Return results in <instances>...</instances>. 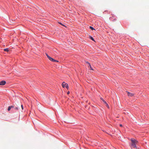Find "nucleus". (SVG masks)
Instances as JSON below:
<instances>
[{
  "mask_svg": "<svg viewBox=\"0 0 149 149\" xmlns=\"http://www.w3.org/2000/svg\"><path fill=\"white\" fill-rule=\"evenodd\" d=\"M6 83V82L4 81H2L0 82V85H4Z\"/></svg>",
  "mask_w": 149,
  "mask_h": 149,
  "instance_id": "obj_4",
  "label": "nucleus"
},
{
  "mask_svg": "<svg viewBox=\"0 0 149 149\" xmlns=\"http://www.w3.org/2000/svg\"><path fill=\"white\" fill-rule=\"evenodd\" d=\"M21 107L22 109V110H23V107L22 105H21Z\"/></svg>",
  "mask_w": 149,
  "mask_h": 149,
  "instance_id": "obj_16",
  "label": "nucleus"
},
{
  "mask_svg": "<svg viewBox=\"0 0 149 149\" xmlns=\"http://www.w3.org/2000/svg\"><path fill=\"white\" fill-rule=\"evenodd\" d=\"M90 39L91 40H92L93 41H94V40L93 39V38L91 36L90 37Z\"/></svg>",
  "mask_w": 149,
  "mask_h": 149,
  "instance_id": "obj_10",
  "label": "nucleus"
},
{
  "mask_svg": "<svg viewBox=\"0 0 149 149\" xmlns=\"http://www.w3.org/2000/svg\"><path fill=\"white\" fill-rule=\"evenodd\" d=\"M46 54L48 59L50 61H52L53 58L50 57L47 54Z\"/></svg>",
  "mask_w": 149,
  "mask_h": 149,
  "instance_id": "obj_5",
  "label": "nucleus"
},
{
  "mask_svg": "<svg viewBox=\"0 0 149 149\" xmlns=\"http://www.w3.org/2000/svg\"><path fill=\"white\" fill-rule=\"evenodd\" d=\"M62 87L63 88H64L65 87L67 89H68V88L69 87L68 84L66 83H65L64 82H63L62 83Z\"/></svg>",
  "mask_w": 149,
  "mask_h": 149,
  "instance_id": "obj_2",
  "label": "nucleus"
},
{
  "mask_svg": "<svg viewBox=\"0 0 149 149\" xmlns=\"http://www.w3.org/2000/svg\"><path fill=\"white\" fill-rule=\"evenodd\" d=\"M120 127H122V124H120Z\"/></svg>",
  "mask_w": 149,
  "mask_h": 149,
  "instance_id": "obj_21",
  "label": "nucleus"
},
{
  "mask_svg": "<svg viewBox=\"0 0 149 149\" xmlns=\"http://www.w3.org/2000/svg\"><path fill=\"white\" fill-rule=\"evenodd\" d=\"M103 102L105 104H107V103L104 100H103Z\"/></svg>",
  "mask_w": 149,
  "mask_h": 149,
  "instance_id": "obj_14",
  "label": "nucleus"
},
{
  "mask_svg": "<svg viewBox=\"0 0 149 149\" xmlns=\"http://www.w3.org/2000/svg\"><path fill=\"white\" fill-rule=\"evenodd\" d=\"M90 27V29H91V30H94V29L93 28V27H92V26H90L89 27Z\"/></svg>",
  "mask_w": 149,
  "mask_h": 149,
  "instance_id": "obj_9",
  "label": "nucleus"
},
{
  "mask_svg": "<svg viewBox=\"0 0 149 149\" xmlns=\"http://www.w3.org/2000/svg\"><path fill=\"white\" fill-rule=\"evenodd\" d=\"M58 23L61 24V25L63 26H65L64 25H63V24L62 23H61V22H58Z\"/></svg>",
  "mask_w": 149,
  "mask_h": 149,
  "instance_id": "obj_13",
  "label": "nucleus"
},
{
  "mask_svg": "<svg viewBox=\"0 0 149 149\" xmlns=\"http://www.w3.org/2000/svg\"><path fill=\"white\" fill-rule=\"evenodd\" d=\"M11 109V108L10 107V106H9L8 107V111H9Z\"/></svg>",
  "mask_w": 149,
  "mask_h": 149,
  "instance_id": "obj_11",
  "label": "nucleus"
},
{
  "mask_svg": "<svg viewBox=\"0 0 149 149\" xmlns=\"http://www.w3.org/2000/svg\"><path fill=\"white\" fill-rule=\"evenodd\" d=\"M127 93L128 95L129 96H130L131 97H133L134 95V94L130 93L129 92L127 91Z\"/></svg>",
  "mask_w": 149,
  "mask_h": 149,
  "instance_id": "obj_3",
  "label": "nucleus"
},
{
  "mask_svg": "<svg viewBox=\"0 0 149 149\" xmlns=\"http://www.w3.org/2000/svg\"><path fill=\"white\" fill-rule=\"evenodd\" d=\"M69 93H70V92H69V91H68V92H67V94H69Z\"/></svg>",
  "mask_w": 149,
  "mask_h": 149,
  "instance_id": "obj_20",
  "label": "nucleus"
},
{
  "mask_svg": "<svg viewBox=\"0 0 149 149\" xmlns=\"http://www.w3.org/2000/svg\"><path fill=\"white\" fill-rule=\"evenodd\" d=\"M130 140L131 143L130 144V147L131 148H137L136 146V145L138 143V142L136 140L134 139H131Z\"/></svg>",
  "mask_w": 149,
  "mask_h": 149,
  "instance_id": "obj_1",
  "label": "nucleus"
},
{
  "mask_svg": "<svg viewBox=\"0 0 149 149\" xmlns=\"http://www.w3.org/2000/svg\"><path fill=\"white\" fill-rule=\"evenodd\" d=\"M10 107L11 108L14 107V106H10Z\"/></svg>",
  "mask_w": 149,
  "mask_h": 149,
  "instance_id": "obj_19",
  "label": "nucleus"
},
{
  "mask_svg": "<svg viewBox=\"0 0 149 149\" xmlns=\"http://www.w3.org/2000/svg\"><path fill=\"white\" fill-rule=\"evenodd\" d=\"M15 109L16 110H18V107H15Z\"/></svg>",
  "mask_w": 149,
  "mask_h": 149,
  "instance_id": "obj_17",
  "label": "nucleus"
},
{
  "mask_svg": "<svg viewBox=\"0 0 149 149\" xmlns=\"http://www.w3.org/2000/svg\"><path fill=\"white\" fill-rule=\"evenodd\" d=\"M4 51L6 52H8L9 51V49L8 48H6L4 49Z\"/></svg>",
  "mask_w": 149,
  "mask_h": 149,
  "instance_id": "obj_8",
  "label": "nucleus"
},
{
  "mask_svg": "<svg viewBox=\"0 0 149 149\" xmlns=\"http://www.w3.org/2000/svg\"><path fill=\"white\" fill-rule=\"evenodd\" d=\"M106 106L109 109V107L108 105V104H105Z\"/></svg>",
  "mask_w": 149,
  "mask_h": 149,
  "instance_id": "obj_12",
  "label": "nucleus"
},
{
  "mask_svg": "<svg viewBox=\"0 0 149 149\" xmlns=\"http://www.w3.org/2000/svg\"><path fill=\"white\" fill-rule=\"evenodd\" d=\"M89 67L90 68V70H93V69L92 68L91 64H90V65H89L88 67Z\"/></svg>",
  "mask_w": 149,
  "mask_h": 149,
  "instance_id": "obj_6",
  "label": "nucleus"
},
{
  "mask_svg": "<svg viewBox=\"0 0 149 149\" xmlns=\"http://www.w3.org/2000/svg\"><path fill=\"white\" fill-rule=\"evenodd\" d=\"M86 63L88 64V65H90V64L88 62H86Z\"/></svg>",
  "mask_w": 149,
  "mask_h": 149,
  "instance_id": "obj_15",
  "label": "nucleus"
},
{
  "mask_svg": "<svg viewBox=\"0 0 149 149\" xmlns=\"http://www.w3.org/2000/svg\"><path fill=\"white\" fill-rule=\"evenodd\" d=\"M52 61L54 62H58V61L55 60L53 58Z\"/></svg>",
  "mask_w": 149,
  "mask_h": 149,
  "instance_id": "obj_7",
  "label": "nucleus"
},
{
  "mask_svg": "<svg viewBox=\"0 0 149 149\" xmlns=\"http://www.w3.org/2000/svg\"><path fill=\"white\" fill-rule=\"evenodd\" d=\"M100 99L103 102V100H104L102 98H101Z\"/></svg>",
  "mask_w": 149,
  "mask_h": 149,
  "instance_id": "obj_18",
  "label": "nucleus"
}]
</instances>
